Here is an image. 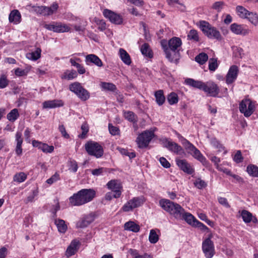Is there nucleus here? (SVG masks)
<instances>
[{
	"label": "nucleus",
	"mask_w": 258,
	"mask_h": 258,
	"mask_svg": "<svg viewBox=\"0 0 258 258\" xmlns=\"http://www.w3.org/2000/svg\"><path fill=\"white\" fill-rule=\"evenodd\" d=\"M156 103L159 105H162L165 102V97L164 95L163 91L159 90L155 92Z\"/></svg>",
	"instance_id": "c756f323"
},
{
	"label": "nucleus",
	"mask_w": 258,
	"mask_h": 258,
	"mask_svg": "<svg viewBox=\"0 0 258 258\" xmlns=\"http://www.w3.org/2000/svg\"><path fill=\"white\" fill-rule=\"evenodd\" d=\"M236 11L237 12L238 15L241 18L245 19V17H247V13H249V11L247 10L245 8H244L242 6H238L236 8Z\"/></svg>",
	"instance_id": "37998d69"
},
{
	"label": "nucleus",
	"mask_w": 258,
	"mask_h": 258,
	"mask_svg": "<svg viewBox=\"0 0 258 258\" xmlns=\"http://www.w3.org/2000/svg\"><path fill=\"white\" fill-rule=\"evenodd\" d=\"M159 240V236L157 234L156 231L154 229H152L150 230L149 236V240L151 243H156Z\"/></svg>",
	"instance_id": "de8ad7c7"
},
{
	"label": "nucleus",
	"mask_w": 258,
	"mask_h": 258,
	"mask_svg": "<svg viewBox=\"0 0 258 258\" xmlns=\"http://www.w3.org/2000/svg\"><path fill=\"white\" fill-rule=\"evenodd\" d=\"M90 97L89 92L82 87V101H86Z\"/></svg>",
	"instance_id": "69168bd1"
},
{
	"label": "nucleus",
	"mask_w": 258,
	"mask_h": 258,
	"mask_svg": "<svg viewBox=\"0 0 258 258\" xmlns=\"http://www.w3.org/2000/svg\"><path fill=\"white\" fill-rule=\"evenodd\" d=\"M179 139L181 144L184 147L185 149L188 151V153L190 152L192 149H194V147H195L194 145L190 143L186 139L181 136Z\"/></svg>",
	"instance_id": "79ce46f5"
},
{
	"label": "nucleus",
	"mask_w": 258,
	"mask_h": 258,
	"mask_svg": "<svg viewBox=\"0 0 258 258\" xmlns=\"http://www.w3.org/2000/svg\"><path fill=\"white\" fill-rule=\"evenodd\" d=\"M89 131V126L86 123H83L82 125V139H84L86 138V135Z\"/></svg>",
	"instance_id": "338daca9"
},
{
	"label": "nucleus",
	"mask_w": 258,
	"mask_h": 258,
	"mask_svg": "<svg viewBox=\"0 0 258 258\" xmlns=\"http://www.w3.org/2000/svg\"><path fill=\"white\" fill-rule=\"evenodd\" d=\"M95 22L98 26V28L100 31H104L106 29V23L103 20L97 19L95 20Z\"/></svg>",
	"instance_id": "052dcab7"
},
{
	"label": "nucleus",
	"mask_w": 258,
	"mask_h": 258,
	"mask_svg": "<svg viewBox=\"0 0 258 258\" xmlns=\"http://www.w3.org/2000/svg\"><path fill=\"white\" fill-rule=\"evenodd\" d=\"M54 223L60 233H64L66 232L68 227L63 220L56 219Z\"/></svg>",
	"instance_id": "cd10ccee"
},
{
	"label": "nucleus",
	"mask_w": 258,
	"mask_h": 258,
	"mask_svg": "<svg viewBox=\"0 0 258 258\" xmlns=\"http://www.w3.org/2000/svg\"><path fill=\"white\" fill-rule=\"evenodd\" d=\"M119 54L121 60L126 65H130L132 63L131 57L128 53L123 48H120Z\"/></svg>",
	"instance_id": "393cba45"
},
{
	"label": "nucleus",
	"mask_w": 258,
	"mask_h": 258,
	"mask_svg": "<svg viewBox=\"0 0 258 258\" xmlns=\"http://www.w3.org/2000/svg\"><path fill=\"white\" fill-rule=\"evenodd\" d=\"M233 160L237 163H241L243 161V157L240 150H237L236 154L233 158Z\"/></svg>",
	"instance_id": "4d7b16f0"
},
{
	"label": "nucleus",
	"mask_w": 258,
	"mask_h": 258,
	"mask_svg": "<svg viewBox=\"0 0 258 258\" xmlns=\"http://www.w3.org/2000/svg\"><path fill=\"white\" fill-rule=\"evenodd\" d=\"M69 201L71 206H80L81 205V190L71 197L69 198Z\"/></svg>",
	"instance_id": "a878e982"
},
{
	"label": "nucleus",
	"mask_w": 258,
	"mask_h": 258,
	"mask_svg": "<svg viewBox=\"0 0 258 258\" xmlns=\"http://www.w3.org/2000/svg\"><path fill=\"white\" fill-rule=\"evenodd\" d=\"M63 102L60 100H53L46 101L43 103V107L44 108H53L62 106Z\"/></svg>",
	"instance_id": "5701e85b"
},
{
	"label": "nucleus",
	"mask_w": 258,
	"mask_h": 258,
	"mask_svg": "<svg viewBox=\"0 0 258 258\" xmlns=\"http://www.w3.org/2000/svg\"><path fill=\"white\" fill-rule=\"evenodd\" d=\"M188 39L192 40L195 41H199V37L198 33L197 30L195 29L190 30L187 35Z\"/></svg>",
	"instance_id": "603ef678"
},
{
	"label": "nucleus",
	"mask_w": 258,
	"mask_h": 258,
	"mask_svg": "<svg viewBox=\"0 0 258 258\" xmlns=\"http://www.w3.org/2000/svg\"><path fill=\"white\" fill-rule=\"evenodd\" d=\"M241 216L243 220L245 223H249L252 220V214L246 210H242L241 212Z\"/></svg>",
	"instance_id": "8fccbe9b"
},
{
	"label": "nucleus",
	"mask_w": 258,
	"mask_h": 258,
	"mask_svg": "<svg viewBox=\"0 0 258 258\" xmlns=\"http://www.w3.org/2000/svg\"><path fill=\"white\" fill-rule=\"evenodd\" d=\"M101 86L105 90L112 92L115 91L117 89L116 86L111 83L102 82L101 84Z\"/></svg>",
	"instance_id": "49530a36"
},
{
	"label": "nucleus",
	"mask_w": 258,
	"mask_h": 258,
	"mask_svg": "<svg viewBox=\"0 0 258 258\" xmlns=\"http://www.w3.org/2000/svg\"><path fill=\"white\" fill-rule=\"evenodd\" d=\"M8 85V81L5 75H2L0 77V88H6Z\"/></svg>",
	"instance_id": "6e6d98bb"
},
{
	"label": "nucleus",
	"mask_w": 258,
	"mask_h": 258,
	"mask_svg": "<svg viewBox=\"0 0 258 258\" xmlns=\"http://www.w3.org/2000/svg\"><path fill=\"white\" fill-rule=\"evenodd\" d=\"M124 229L134 232H137L140 230V226L134 222L129 221L125 223Z\"/></svg>",
	"instance_id": "c85d7f7f"
},
{
	"label": "nucleus",
	"mask_w": 258,
	"mask_h": 258,
	"mask_svg": "<svg viewBox=\"0 0 258 258\" xmlns=\"http://www.w3.org/2000/svg\"><path fill=\"white\" fill-rule=\"evenodd\" d=\"M124 117L129 121L136 123L138 121L137 117L132 111H128L124 113Z\"/></svg>",
	"instance_id": "a19ab883"
},
{
	"label": "nucleus",
	"mask_w": 258,
	"mask_h": 258,
	"mask_svg": "<svg viewBox=\"0 0 258 258\" xmlns=\"http://www.w3.org/2000/svg\"><path fill=\"white\" fill-rule=\"evenodd\" d=\"M69 169L70 171H73L74 172H75L77 171V170L78 169V165H77V162L75 161H74V160L70 161L69 162Z\"/></svg>",
	"instance_id": "0e129e2a"
},
{
	"label": "nucleus",
	"mask_w": 258,
	"mask_h": 258,
	"mask_svg": "<svg viewBox=\"0 0 258 258\" xmlns=\"http://www.w3.org/2000/svg\"><path fill=\"white\" fill-rule=\"evenodd\" d=\"M85 148L88 154L97 158L101 157L104 154L103 147L99 143L94 141L88 142L85 144Z\"/></svg>",
	"instance_id": "7ed1b4c3"
},
{
	"label": "nucleus",
	"mask_w": 258,
	"mask_h": 258,
	"mask_svg": "<svg viewBox=\"0 0 258 258\" xmlns=\"http://www.w3.org/2000/svg\"><path fill=\"white\" fill-rule=\"evenodd\" d=\"M41 52V49L37 48L35 51L27 53L26 56L28 59L36 60L40 57Z\"/></svg>",
	"instance_id": "2f4dec72"
},
{
	"label": "nucleus",
	"mask_w": 258,
	"mask_h": 258,
	"mask_svg": "<svg viewBox=\"0 0 258 258\" xmlns=\"http://www.w3.org/2000/svg\"><path fill=\"white\" fill-rule=\"evenodd\" d=\"M202 90L212 97L217 96L220 92V89L218 85L211 81L204 83Z\"/></svg>",
	"instance_id": "1a4fd4ad"
},
{
	"label": "nucleus",
	"mask_w": 258,
	"mask_h": 258,
	"mask_svg": "<svg viewBox=\"0 0 258 258\" xmlns=\"http://www.w3.org/2000/svg\"><path fill=\"white\" fill-rule=\"evenodd\" d=\"M195 185L199 189H202L207 186L206 183L200 178H198L194 182Z\"/></svg>",
	"instance_id": "13d9d810"
},
{
	"label": "nucleus",
	"mask_w": 258,
	"mask_h": 258,
	"mask_svg": "<svg viewBox=\"0 0 258 258\" xmlns=\"http://www.w3.org/2000/svg\"><path fill=\"white\" fill-rule=\"evenodd\" d=\"M161 45L166 54V57L170 62H177L179 59L180 53L179 50H171L167 46V43L165 40L161 41Z\"/></svg>",
	"instance_id": "39448f33"
},
{
	"label": "nucleus",
	"mask_w": 258,
	"mask_h": 258,
	"mask_svg": "<svg viewBox=\"0 0 258 258\" xmlns=\"http://www.w3.org/2000/svg\"><path fill=\"white\" fill-rule=\"evenodd\" d=\"M27 178V175L23 172L16 173L13 177V181L21 183L24 182Z\"/></svg>",
	"instance_id": "58836bf2"
},
{
	"label": "nucleus",
	"mask_w": 258,
	"mask_h": 258,
	"mask_svg": "<svg viewBox=\"0 0 258 258\" xmlns=\"http://www.w3.org/2000/svg\"><path fill=\"white\" fill-rule=\"evenodd\" d=\"M182 42L181 39L176 37H174L170 39L168 43L167 46L171 50H179V48L181 45Z\"/></svg>",
	"instance_id": "4be33fe9"
},
{
	"label": "nucleus",
	"mask_w": 258,
	"mask_h": 258,
	"mask_svg": "<svg viewBox=\"0 0 258 258\" xmlns=\"http://www.w3.org/2000/svg\"><path fill=\"white\" fill-rule=\"evenodd\" d=\"M94 220V215L90 213L84 216L82 220V228L87 227Z\"/></svg>",
	"instance_id": "7c9ffc66"
},
{
	"label": "nucleus",
	"mask_w": 258,
	"mask_h": 258,
	"mask_svg": "<svg viewBox=\"0 0 258 258\" xmlns=\"http://www.w3.org/2000/svg\"><path fill=\"white\" fill-rule=\"evenodd\" d=\"M107 187L112 190L120 189V184L116 180H111L109 181L107 184Z\"/></svg>",
	"instance_id": "864d4df0"
},
{
	"label": "nucleus",
	"mask_w": 258,
	"mask_h": 258,
	"mask_svg": "<svg viewBox=\"0 0 258 258\" xmlns=\"http://www.w3.org/2000/svg\"><path fill=\"white\" fill-rule=\"evenodd\" d=\"M96 195L93 189H82V205L91 201Z\"/></svg>",
	"instance_id": "dca6fc26"
},
{
	"label": "nucleus",
	"mask_w": 258,
	"mask_h": 258,
	"mask_svg": "<svg viewBox=\"0 0 258 258\" xmlns=\"http://www.w3.org/2000/svg\"><path fill=\"white\" fill-rule=\"evenodd\" d=\"M154 136V130H146L140 134L136 139L138 147L140 148L147 147Z\"/></svg>",
	"instance_id": "20e7f679"
},
{
	"label": "nucleus",
	"mask_w": 258,
	"mask_h": 258,
	"mask_svg": "<svg viewBox=\"0 0 258 258\" xmlns=\"http://www.w3.org/2000/svg\"><path fill=\"white\" fill-rule=\"evenodd\" d=\"M188 153L192 155L193 157L199 161H202L204 159L200 151L195 147H194V149H192L190 152H189Z\"/></svg>",
	"instance_id": "a18cd8bd"
},
{
	"label": "nucleus",
	"mask_w": 258,
	"mask_h": 258,
	"mask_svg": "<svg viewBox=\"0 0 258 258\" xmlns=\"http://www.w3.org/2000/svg\"><path fill=\"white\" fill-rule=\"evenodd\" d=\"M246 171L251 176L258 177V166L250 164L247 166Z\"/></svg>",
	"instance_id": "72a5a7b5"
},
{
	"label": "nucleus",
	"mask_w": 258,
	"mask_h": 258,
	"mask_svg": "<svg viewBox=\"0 0 258 258\" xmlns=\"http://www.w3.org/2000/svg\"><path fill=\"white\" fill-rule=\"evenodd\" d=\"M70 91L75 93L79 97H81V85L78 82H75L70 85Z\"/></svg>",
	"instance_id": "c9c22d12"
},
{
	"label": "nucleus",
	"mask_w": 258,
	"mask_h": 258,
	"mask_svg": "<svg viewBox=\"0 0 258 258\" xmlns=\"http://www.w3.org/2000/svg\"><path fill=\"white\" fill-rule=\"evenodd\" d=\"M185 83L186 84L199 88L201 90L202 89L204 83L201 81H195L192 79H187L185 80Z\"/></svg>",
	"instance_id": "f704fd0d"
},
{
	"label": "nucleus",
	"mask_w": 258,
	"mask_h": 258,
	"mask_svg": "<svg viewBox=\"0 0 258 258\" xmlns=\"http://www.w3.org/2000/svg\"><path fill=\"white\" fill-rule=\"evenodd\" d=\"M218 63L217 58H212L209 61V69L211 71H215L218 68Z\"/></svg>",
	"instance_id": "5fc2aeb1"
},
{
	"label": "nucleus",
	"mask_w": 258,
	"mask_h": 258,
	"mask_svg": "<svg viewBox=\"0 0 258 258\" xmlns=\"http://www.w3.org/2000/svg\"><path fill=\"white\" fill-rule=\"evenodd\" d=\"M44 28L55 32L62 33L68 32L70 30V27L66 24L60 23H54L49 24H45Z\"/></svg>",
	"instance_id": "f8f14e48"
},
{
	"label": "nucleus",
	"mask_w": 258,
	"mask_h": 258,
	"mask_svg": "<svg viewBox=\"0 0 258 258\" xmlns=\"http://www.w3.org/2000/svg\"><path fill=\"white\" fill-rule=\"evenodd\" d=\"M164 147L177 155H181L184 153L182 148L173 142L166 140L164 143Z\"/></svg>",
	"instance_id": "ddd939ff"
},
{
	"label": "nucleus",
	"mask_w": 258,
	"mask_h": 258,
	"mask_svg": "<svg viewBox=\"0 0 258 258\" xmlns=\"http://www.w3.org/2000/svg\"><path fill=\"white\" fill-rule=\"evenodd\" d=\"M16 146L15 149L16 155L18 156H21L23 153L22 144L23 139L22 137V134L20 132H17L15 136Z\"/></svg>",
	"instance_id": "a211bd4d"
},
{
	"label": "nucleus",
	"mask_w": 258,
	"mask_h": 258,
	"mask_svg": "<svg viewBox=\"0 0 258 258\" xmlns=\"http://www.w3.org/2000/svg\"><path fill=\"white\" fill-rule=\"evenodd\" d=\"M211 143L214 147L218 149L219 151H221L223 149L222 145L216 139H212Z\"/></svg>",
	"instance_id": "e2e57ef3"
},
{
	"label": "nucleus",
	"mask_w": 258,
	"mask_h": 258,
	"mask_svg": "<svg viewBox=\"0 0 258 258\" xmlns=\"http://www.w3.org/2000/svg\"><path fill=\"white\" fill-rule=\"evenodd\" d=\"M254 105L249 99L243 100L239 105V110L245 117L250 116L254 110Z\"/></svg>",
	"instance_id": "0eeeda50"
},
{
	"label": "nucleus",
	"mask_w": 258,
	"mask_h": 258,
	"mask_svg": "<svg viewBox=\"0 0 258 258\" xmlns=\"http://www.w3.org/2000/svg\"><path fill=\"white\" fill-rule=\"evenodd\" d=\"M21 16L18 10H13L9 15V21L14 24H18L20 22Z\"/></svg>",
	"instance_id": "b1692460"
},
{
	"label": "nucleus",
	"mask_w": 258,
	"mask_h": 258,
	"mask_svg": "<svg viewBox=\"0 0 258 258\" xmlns=\"http://www.w3.org/2000/svg\"><path fill=\"white\" fill-rule=\"evenodd\" d=\"M245 19H248L254 26H256L258 24V16L256 13L249 12L247 13V17H245Z\"/></svg>",
	"instance_id": "e433bc0d"
},
{
	"label": "nucleus",
	"mask_w": 258,
	"mask_h": 258,
	"mask_svg": "<svg viewBox=\"0 0 258 258\" xmlns=\"http://www.w3.org/2000/svg\"><path fill=\"white\" fill-rule=\"evenodd\" d=\"M200 28L204 34L210 39L221 40L222 38L220 32L205 21H200Z\"/></svg>",
	"instance_id": "f03ea898"
},
{
	"label": "nucleus",
	"mask_w": 258,
	"mask_h": 258,
	"mask_svg": "<svg viewBox=\"0 0 258 258\" xmlns=\"http://www.w3.org/2000/svg\"><path fill=\"white\" fill-rule=\"evenodd\" d=\"M77 76V72L76 71L72 70L69 71L67 70L63 74V76L61 77L62 79H67L68 80H71Z\"/></svg>",
	"instance_id": "09e8293b"
},
{
	"label": "nucleus",
	"mask_w": 258,
	"mask_h": 258,
	"mask_svg": "<svg viewBox=\"0 0 258 258\" xmlns=\"http://www.w3.org/2000/svg\"><path fill=\"white\" fill-rule=\"evenodd\" d=\"M33 10L37 13L43 16H49L56 12L58 5L56 3H53L50 7L32 6Z\"/></svg>",
	"instance_id": "423d86ee"
},
{
	"label": "nucleus",
	"mask_w": 258,
	"mask_h": 258,
	"mask_svg": "<svg viewBox=\"0 0 258 258\" xmlns=\"http://www.w3.org/2000/svg\"><path fill=\"white\" fill-rule=\"evenodd\" d=\"M160 206L165 211L176 219H181L184 213V209L178 204L167 199H161L159 201Z\"/></svg>",
	"instance_id": "f257e3e1"
},
{
	"label": "nucleus",
	"mask_w": 258,
	"mask_h": 258,
	"mask_svg": "<svg viewBox=\"0 0 258 258\" xmlns=\"http://www.w3.org/2000/svg\"><path fill=\"white\" fill-rule=\"evenodd\" d=\"M167 101L169 104L173 105L176 104L178 101V97L177 95L174 93L172 92L167 96Z\"/></svg>",
	"instance_id": "c03bdc74"
},
{
	"label": "nucleus",
	"mask_w": 258,
	"mask_h": 258,
	"mask_svg": "<svg viewBox=\"0 0 258 258\" xmlns=\"http://www.w3.org/2000/svg\"><path fill=\"white\" fill-rule=\"evenodd\" d=\"M176 162L178 167L183 172L188 174L194 173V169L186 160L176 159Z\"/></svg>",
	"instance_id": "2eb2a0df"
},
{
	"label": "nucleus",
	"mask_w": 258,
	"mask_h": 258,
	"mask_svg": "<svg viewBox=\"0 0 258 258\" xmlns=\"http://www.w3.org/2000/svg\"><path fill=\"white\" fill-rule=\"evenodd\" d=\"M108 128L110 133L113 136L117 135L119 134V130L118 127L114 126L112 124L109 123L108 125Z\"/></svg>",
	"instance_id": "bf43d9fd"
},
{
	"label": "nucleus",
	"mask_w": 258,
	"mask_h": 258,
	"mask_svg": "<svg viewBox=\"0 0 258 258\" xmlns=\"http://www.w3.org/2000/svg\"><path fill=\"white\" fill-rule=\"evenodd\" d=\"M59 179V175L57 173H55L50 178L46 180V182L49 184H52L54 182Z\"/></svg>",
	"instance_id": "680f3d73"
},
{
	"label": "nucleus",
	"mask_w": 258,
	"mask_h": 258,
	"mask_svg": "<svg viewBox=\"0 0 258 258\" xmlns=\"http://www.w3.org/2000/svg\"><path fill=\"white\" fill-rule=\"evenodd\" d=\"M85 62L88 65H89L90 63H92L98 67H101L103 66L101 60L97 55L93 54L87 55L86 56Z\"/></svg>",
	"instance_id": "412c9836"
},
{
	"label": "nucleus",
	"mask_w": 258,
	"mask_h": 258,
	"mask_svg": "<svg viewBox=\"0 0 258 258\" xmlns=\"http://www.w3.org/2000/svg\"><path fill=\"white\" fill-rule=\"evenodd\" d=\"M19 116L18 110L16 108L12 109L8 114L7 119L10 121L14 122L15 121L18 117Z\"/></svg>",
	"instance_id": "4c0bfd02"
},
{
	"label": "nucleus",
	"mask_w": 258,
	"mask_h": 258,
	"mask_svg": "<svg viewBox=\"0 0 258 258\" xmlns=\"http://www.w3.org/2000/svg\"><path fill=\"white\" fill-rule=\"evenodd\" d=\"M181 219L184 220L187 223L192 226L196 224L197 220L190 213H186L184 210L183 216L181 217Z\"/></svg>",
	"instance_id": "bb28decb"
},
{
	"label": "nucleus",
	"mask_w": 258,
	"mask_h": 258,
	"mask_svg": "<svg viewBox=\"0 0 258 258\" xmlns=\"http://www.w3.org/2000/svg\"><path fill=\"white\" fill-rule=\"evenodd\" d=\"M103 14L104 16L108 19L112 23L116 25H121L123 23L122 17L110 10L105 9Z\"/></svg>",
	"instance_id": "9b49d317"
},
{
	"label": "nucleus",
	"mask_w": 258,
	"mask_h": 258,
	"mask_svg": "<svg viewBox=\"0 0 258 258\" xmlns=\"http://www.w3.org/2000/svg\"><path fill=\"white\" fill-rule=\"evenodd\" d=\"M230 30L233 33L236 35H246L249 32L248 29H244L242 25L236 23H233L231 25Z\"/></svg>",
	"instance_id": "6ab92c4d"
},
{
	"label": "nucleus",
	"mask_w": 258,
	"mask_h": 258,
	"mask_svg": "<svg viewBox=\"0 0 258 258\" xmlns=\"http://www.w3.org/2000/svg\"><path fill=\"white\" fill-rule=\"evenodd\" d=\"M208 59V55L202 52L198 54L195 57V60L200 64H204Z\"/></svg>",
	"instance_id": "ea45409f"
},
{
	"label": "nucleus",
	"mask_w": 258,
	"mask_h": 258,
	"mask_svg": "<svg viewBox=\"0 0 258 258\" xmlns=\"http://www.w3.org/2000/svg\"><path fill=\"white\" fill-rule=\"evenodd\" d=\"M225 6V3L223 1H218L215 2L212 6L211 8L217 12H220Z\"/></svg>",
	"instance_id": "3c124183"
},
{
	"label": "nucleus",
	"mask_w": 258,
	"mask_h": 258,
	"mask_svg": "<svg viewBox=\"0 0 258 258\" xmlns=\"http://www.w3.org/2000/svg\"><path fill=\"white\" fill-rule=\"evenodd\" d=\"M239 69L237 66L233 65L232 66L226 76V82L227 84H230L234 82L236 79Z\"/></svg>",
	"instance_id": "4468645a"
},
{
	"label": "nucleus",
	"mask_w": 258,
	"mask_h": 258,
	"mask_svg": "<svg viewBox=\"0 0 258 258\" xmlns=\"http://www.w3.org/2000/svg\"><path fill=\"white\" fill-rule=\"evenodd\" d=\"M32 144L34 147H37L44 153H51L54 150V147L53 146H49L46 144L42 143L37 141H33Z\"/></svg>",
	"instance_id": "aec40b11"
},
{
	"label": "nucleus",
	"mask_w": 258,
	"mask_h": 258,
	"mask_svg": "<svg viewBox=\"0 0 258 258\" xmlns=\"http://www.w3.org/2000/svg\"><path fill=\"white\" fill-rule=\"evenodd\" d=\"M79 240L77 239L73 240L66 250V256L67 257H69L72 255H74L79 248Z\"/></svg>",
	"instance_id": "f3484780"
},
{
	"label": "nucleus",
	"mask_w": 258,
	"mask_h": 258,
	"mask_svg": "<svg viewBox=\"0 0 258 258\" xmlns=\"http://www.w3.org/2000/svg\"><path fill=\"white\" fill-rule=\"evenodd\" d=\"M143 197H135L129 200L122 208L124 212L132 211L134 209L141 206L144 203Z\"/></svg>",
	"instance_id": "6e6552de"
},
{
	"label": "nucleus",
	"mask_w": 258,
	"mask_h": 258,
	"mask_svg": "<svg viewBox=\"0 0 258 258\" xmlns=\"http://www.w3.org/2000/svg\"><path fill=\"white\" fill-rule=\"evenodd\" d=\"M202 249L206 258H212L214 254V245L210 238H206L202 243Z\"/></svg>",
	"instance_id": "9d476101"
},
{
	"label": "nucleus",
	"mask_w": 258,
	"mask_h": 258,
	"mask_svg": "<svg viewBox=\"0 0 258 258\" xmlns=\"http://www.w3.org/2000/svg\"><path fill=\"white\" fill-rule=\"evenodd\" d=\"M159 161L163 167L166 168H169L170 164L164 157H161L159 159Z\"/></svg>",
	"instance_id": "774afa93"
},
{
	"label": "nucleus",
	"mask_w": 258,
	"mask_h": 258,
	"mask_svg": "<svg viewBox=\"0 0 258 258\" xmlns=\"http://www.w3.org/2000/svg\"><path fill=\"white\" fill-rule=\"evenodd\" d=\"M141 51L144 55L148 56L149 58L153 57V53L148 43H145L142 45Z\"/></svg>",
	"instance_id": "473e14b6"
}]
</instances>
